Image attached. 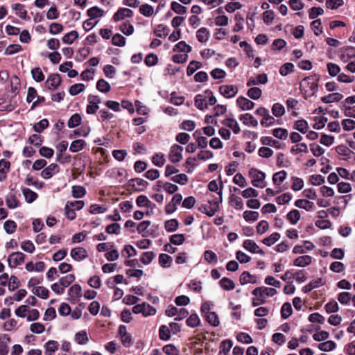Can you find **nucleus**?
<instances>
[{
	"label": "nucleus",
	"instance_id": "obj_1",
	"mask_svg": "<svg viewBox=\"0 0 355 355\" xmlns=\"http://www.w3.org/2000/svg\"><path fill=\"white\" fill-rule=\"evenodd\" d=\"M277 293L275 288L265 286L257 287L252 291V294L254 296L252 300L253 306H257L266 302L267 297H272Z\"/></svg>",
	"mask_w": 355,
	"mask_h": 355
},
{
	"label": "nucleus",
	"instance_id": "obj_2",
	"mask_svg": "<svg viewBox=\"0 0 355 355\" xmlns=\"http://www.w3.org/2000/svg\"><path fill=\"white\" fill-rule=\"evenodd\" d=\"M248 175L251 179V184L260 189H263L266 186L265 181L266 175L264 172L257 169V168H251L248 171Z\"/></svg>",
	"mask_w": 355,
	"mask_h": 355
},
{
	"label": "nucleus",
	"instance_id": "obj_3",
	"mask_svg": "<svg viewBox=\"0 0 355 355\" xmlns=\"http://www.w3.org/2000/svg\"><path fill=\"white\" fill-rule=\"evenodd\" d=\"M318 78L308 76L302 80L300 83V89L307 96H312L318 88Z\"/></svg>",
	"mask_w": 355,
	"mask_h": 355
},
{
	"label": "nucleus",
	"instance_id": "obj_4",
	"mask_svg": "<svg viewBox=\"0 0 355 355\" xmlns=\"http://www.w3.org/2000/svg\"><path fill=\"white\" fill-rule=\"evenodd\" d=\"M256 114L262 116L261 120V125L264 127H269L275 123V118L270 114L268 109L260 107L256 110Z\"/></svg>",
	"mask_w": 355,
	"mask_h": 355
},
{
	"label": "nucleus",
	"instance_id": "obj_5",
	"mask_svg": "<svg viewBox=\"0 0 355 355\" xmlns=\"http://www.w3.org/2000/svg\"><path fill=\"white\" fill-rule=\"evenodd\" d=\"M132 311L135 314L141 313L145 317L154 315L156 313V309L146 302L135 305L132 308Z\"/></svg>",
	"mask_w": 355,
	"mask_h": 355
},
{
	"label": "nucleus",
	"instance_id": "obj_6",
	"mask_svg": "<svg viewBox=\"0 0 355 355\" xmlns=\"http://www.w3.org/2000/svg\"><path fill=\"white\" fill-rule=\"evenodd\" d=\"M25 254L20 252H12L8 258V265L10 268H16L24 261Z\"/></svg>",
	"mask_w": 355,
	"mask_h": 355
},
{
	"label": "nucleus",
	"instance_id": "obj_7",
	"mask_svg": "<svg viewBox=\"0 0 355 355\" xmlns=\"http://www.w3.org/2000/svg\"><path fill=\"white\" fill-rule=\"evenodd\" d=\"M238 91L237 86L234 85H223L219 87L220 94L227 98L235 96Z\"/></svg>",
	"mask_w": 355,
	"mask_h": 355
},
{
	"label": "nucleus",
	"instance_id": "obj_8",
	"mask_svg": "<svg viewBox=\"0 0 355 355\" xmlns=\"http://www.w3.org/2000/svg\"><path fill=\"white\" fill-rule=\"evenodd\" d=\"M182 151L183 147L178 144L172 146L168 155L170 161L173 163L179 162L182 159Z\"/></svg>",
	"mask_w": 355,
	"mask_h": 355
},
{
	"label": "nucleus",
	"instance_id": "obj_9",
	"mask_svg": "<svg viewBox=\"0 0 355 355\" xmlns=\"http://www.w3.org/2000/svg\"><path fill=\"white\" fill-rule=\"evenodd\" d=\"M60 171V167L57 164H51L41 172V177L44 179H49Z\"/></svg>",
	"mask_w": 355,
	"mask_h": 355
},
{
	"label": "nucleus",
	"instance_id": "obj_10",
	"mask_svg": "<svg viewBox=\"0 0 355 355\" xmlns=\"http://www.w3.org/2000/svg\"><path fill=\"white\" fill-rule=\"evenodd\" d=\"M61 83V78L59 74L55 73L49 76L46 85L50 90H55Z\"/></svg>",
	"mask_w": 355,
	"mask_h": 355
},
{
	"label": "nucleus",
	"instance_id": "obj_11",
	"mask_svg": "<svg viewBox=\"0 0 355 355\" xmlns=\"http://www.w3.org/2000/svg\"><path fill=\"white\" fill-rule=\"evenodd\" d=\"M243 247L252 253H257L261 255L264 254V252L260 249L259 246L253 240H245L243 242Z\"/></svg>",
	"mask_w": 355,
	"mask_h": 355
},
{
	"label": "nucleus",
	"instance_id": "obj_12",
	"mask_svg": "<svg viewBox=\"0 0 355 355\" xmlns=\"http://www.w3.org/2000/svg\"><path fill=\"white\" fill-rule=\"evenodd\" d=\"M133 15V12L132 10L127 8H121L114 15L113 19L115 21H119L124 19L125 18L132 17Z\"/></svg>",
	"mask_w": 355,
	"mask_h": 355
},
{
	"label": "nucleus",
	"instance_id": "obj_13",
	"mask_svg": "<svg viewBox=\"0 0 355 355\" xmlns=\"http://www.w3.org/2000/svg\"><path fill=\"white\" fill-rule=\"evenodd\" d=\"M88 256L87 250L83 248H75L71 250V257L76 261H81Z\"/></svg>",
	"mask_w": 355,
	"mask_h": 355
},
{
	"label": "nucleus",
	"instance_id": "obj_14",
	"mask_svg": "<svg viewBox=\"0 0 355 355\" xmlns=\"http://www.w3.org/2000/svg\"><path fill=\"white\" fill-rule=\"evenodd\" d=\"M222 123L225 126L231 129L234 134H239L241 131V128L237 121L234 118H226L223 121Z\"/></svg>",
	"mask_w": 355,
	"mask_h": 355
},
{
	"label": "nucleus",
	"instance_id": "obj_15",
	"mask_svg": "<svg viewBox=\"0 0 355 355\" xmlns=\"http://www.w3.org/2000/svg\"><path fill=\"white\" fill-rule=\"evenodd\" d=\"M236 103L242 110H250L254 106V103L243 96H239Z\"/></svg>",
	"mask_w": 355,
	"mask_h": 355
},
{
	"label": "nucleus",
	"instance_id": "obj_16",
	"mask_svg": "<svg viewBox=\"0 0 355 355\" xmlns=\"http://www.w3.org/2000/svg\"><path fill=\"white\" fill-rule=\"evenodd\" d=\"M239 120L245 125H252L253 127L258 125L257 120L252 114L248 113L240 115Z\"/></svg>",
	"mask_w": 355,
	"mask_h": 355
},
{
	"label": "nucleus",
	"instance_id": "obj_17",
	"mask_svg": "<svg viewBox=\"0 0 355 355\" xmlns=\"http://www.w3.org/2000/svg\"><path fill=\"white\" fill-rule=\"evenodd\" d=\"M148 182L141 178H135L130 180V185L136 191H144L148 186Z\"/></svg>",
	"mask_w": 355,
	"mask_h": 355
},
{
	"label": "nucleus",
	"instance_id": "obj_18",
	"mask_svg": "<svg viewBox=\"0 0 355 355\" xmlns=\"http://www.w3.org/2000/svg\"><path fill=\"white\" fill-rule=\"evenodd\" d=\"M315 245L309 242L305 241L304 245H295L293 249V252L294 254H304L306 251H311L313 250Z\"/></svg>",
	"mask_w": 355,
	"mask_h": 355
},
{
	"label": "nucleus",
	"instance_id": "obj_19",
	"mask_svg": "<svg viewBox=\"0 0 355 355\" xmlns=\"http://www.w3.org/2000/svg\"><path fill=\"white\" fill-rule=\"evenodd\" d=\"M353 58H355V48L353 47H347L345 49L340 55V59L343 62H347Z\"/></svg>",
	"mask_w": 355,
	"mask_h": 355
},
{
	"label": "nucleus",
	"instance_id": "obj_20",
	"mask_svg": "<svg viewBox=\"0 0 355 355\" xmlns=\"http://www.w3.org/2000/svg\"><path fill=\"white\" fill-rule=\"evenodd\" d=\"M312 261V258L309 255H304L296 258L293 264L297 267H305L309 266Z\"/></svg>",
	"mask_w": 355,
	"mask_h": 355
},
{
	"label": "nucleus",
	"instance_id": "obj_21",
	"mask_svg": "<svg viewBox=\"0 0 355 355\" xmlns=\"http://www.w3.org/2000/svg\"><path fill=\"white\" fill-rule=\"evenodd\" d=\"M45 355H53L58 349L59 343L55 340H49L45 345Z\"/></svg>",
	"mask_w": 355,
	"mask_h": 355
},
{
	"label": "nucleus",
	"instance_id": "obj_22",
	"mask_svg": "<svg viewBox=\"0 0 355 355\" xmlns=\"http://www.w3.org/2000/svg\"><path fill=\"white\" fill-rule=\"evenodd\" d=\"M240 282L241 284H256L257 278L249 272L245 271L240 277Z\"/></svg>",
	"mask_w": 355,
	"mask_h": 355
},
{
	"label": "nucleus",
	"instance_id": "obj_23",
	"mask_svg": "<svg viewBox=\"0 0 355 355\" xmlns=\"http://www.w3.org/2000/svg\"><path fill=\"white\" fill-rule=\"evenodd\" d=\"M207 96L205 94H198L195 97V105L196 107L200 110H203L207 108V104L206 103Z\"/></svg>",
	"mask_w": 355,
	"mask_h": 355
},
{
	"label": "nucleus",
	"instance_id": "obj_24",
	"mask_svg": "<svg viewBox=\"0 0 355 355\" xmlns=\"http://www.w3.org/2000/svg\"><path fill=\"white\" fill-rule=\"evenodd\" d=\"M343 98V96L340 93H332L322 97L321 100L324 103H331L334 102H338Z\"/></svg>",
	"mask_w": 355,
	"mask_h": 355
},
{
	"label": "nucleus",
	"instance_id": "obj_25",
	"mask_svg": "<svg viewBox=\"0 0 355 355\" xmlns=\"http://www.w3.org/2000/svg\"><path fill=\"white\" fill-rule=\"evenodd\" d=\"M6 203L9 209H15L20 205L15 195L12 193H10L6 196Z\"/></svg>",
	"mask_w": 355,
	"mask_h": 355
},
{
	"label": "nucleus",
	"instance_id": "obj_26",
	"mask_svg": "<svg viewBox=\"0 0 355 355\" xmlns=\"http://www.w3.org/2000/svg\"><path fill=\"white\" fill-rule=\"evenodd\" d=\"M295 205L298 208L309 211L313 209L314 203L313 202L309 201L308 200L299 199L295 202Z\"/></svg>",
	"mask_w": 355,
	"mask_h": 355
},
{
	"label": "nucleus",
	"instance_id": "obj_27",
	"mask_svg": "<svg viewBox=\"0 0 355 355\" xmlns=\"http://www.w3.org/2000/svg\"><path fill=\"white\" fill-rule=\"evenodd\" d=\"M137 205L139 207H155V205L152 204L149 199L144 195H140L136 200Z\"/></svg>",
	"mask_w": 355,
	"mask_h": 355
},
{
	"label": "nucleus",
	"instance_id": "obj_28",
	"mask_svg": "<svg viewBox=\"0 0 355 355\" xmlns=\"http://www.w3.org/2000/svg\"><path fill=\"white\" fill-rule=\"evenodd\" d=\"M207 322L213 327H218L220 324L218 315L216 312H211L204 316Z\"/></svg>",
	"mask_w": 355,
	"mask_h": 355
},
{
	"label": "nucleus",
	"instance_id": "obj_29",
	"mask_svg": "<svg viewBox=\"0 0 355 355\" xmlns=\"http://www.w3.org/2000/svg\"><path fill=\"white\" fill-rule=\"evenodd\" d=\"M23 195L28 203H31L36 200L37 194L29 188H24L22 189Z\"/></svg>",
	"mask_w": 355,
	"mask_h": 355
},
{
	"label": "nucleus",
	"instance_id": "obj_30",
	"mask_svg": "<svg viewBox=\"0 0 355 355\" xmlns=\"http://www.w3.org/2000/svg\"><path fill=\"white\" fill-rule=\"evenodd\" d=\"M219 284L225 291H232L235 288L234 282L227 277L222 278L219 282Z\"/></svg>",
	"mask_w": 355,
	"mask_h": 355
},
{
	"label": "nucleus",
	"instance_id": "obj_31",
	"mask_svg": "<svg viewBox=\"0 0 355 355\" xmlns=\"http://www.w3.org/2000/svg\"><path fill=\"white\" fill-rule=\"evenodd\" d=\"M79 37V34L76 31H72L62 37V42L64 44H71Z\"/></svg>",
	"mask_w": 355,
	"mask_h": 355
},
{
	"label": "nucleus",
	"instance_id": "obj_32",
	"mask_svg": "<svg viewBox=\"0 0 355 355\" xmlns=\"http://www.w3.org/2000/svg\"><path fill=\"white\" fill-rule=\"evenodd\" d=\"M293 128L302 134H305L308 132L309 125L305 120H297L295 122Z\"/></svg>",
	"mask_w": 355,
	"mask_h": 355
},
{
	"label": "nucleus",
	"instance_id": "obj_33",
	"mask_svg": "<svg viewBox=\"0 0 355 355\" xmlns=\"http://www.w3.org/2000/svg\"><path fill=\"white\" fill-rule=\"evenodd\" d=\"M196 37L200 42H206L209 40V33L206 28H200L196 33Z\"/></svg>",
	"mask_w": 355,
	"mask_h": 355
},
{
	"label": "nucleus",
	"instance_id": "obj_34",
	"mask_svg": "<svg viewBox=\"0 0 355 355\" xmlns=\"http://www.w3.org/2000/svg\"><path fill=\"white\" fill-rule=\"evenodd\" d=\"M69 295L73 299H77L82 295V288L79 284L71 286L68 291Z\"/></svg>",
	"mask_w": 355,
	"mask_h": 355
},
{
	"label": "nucleus",
	"instance_id": "obj_35",
	"mask_svg": "<svg viewBox=\"0 0 355 355\" xmlns=\"http://www.w3.org/2000/svg\"><path fill=\"white\" fill-rule=\"evenodd\" d=\"M287 173L285 171H280L274 173L272 182L275 185H280L286 178Z\"/></svg>",
	"mask_w": 355,
	"mask_h": 355
},
{
	"label": "nucleus",
	"instance_id": "obj_36",
	"mask_svg": "<svg viewBox=\"0 0 355 355\" xmlns=\"http://www.w3.org/2000/svg\"><path fill=\"white\" fill-rule=\"evenodd\" d=\"M301 217L300 213L297 209H293L286 215L287 219L292 225H295L300 220Z\"/></svg>",
	"mask_w": 355,
	"mask_h": 355
},
{
	"label": "nucleus",
	"instance_id": "obj_37",
	"mask_svg": "<svg viewBox=\"0 0 355 355\" xmlns=\"http://www.w3.org/2000/svg\"><path fill=\"white\" fill-rule=\"evenodd\" d=\"M291 153L297 155L300 153H308V146L305 143H298L291 148Z\"/></svg>",
	"mask_w": 355,
	"mask_h": 355
},
{
	"label": "nucleus",
	"instance_id": "obj_38",
	"mask_svg": "<svg viewBox=\"0 0 355 355\" xmlns=\"http://www.w3.org/2000/svg\"><path fill=\"white\" fill-rule=\"evenodd\" d=\"M74 339L79 345H85L89 341V338L85 331H80L76 333Z\"/></svg>",
	"mask_w": 355,
	"mask_h": 355
},
{
	"label": "nucleus",
	"instance_id": "obj_39",
	"mask_svg": "<svg viewBox=\"0 0 355 355\" xmlns=\"http://www.w3.org/2000/svg\"><path fill=\"white\" fill-rule=\"evenodd\" d=\"M33 293L42 299H47L49 294V290L44 286L35 287L33 289Z\"/></svg>",
	"mask_w": 355,
	"mask_h": 355
},
{
	"label": "nucleus",
	"instance_id": "obj_40",
	"mask_svg": "<svg viewBox=\"0 0 355 355\" xmlns=\"http://www.w3.org/2000/svg\"><path fill=\"white\" fill-rule=\"evenodd\" d=\"M12 8L17 11V15L23 19H28L27 11L24 9V6L21 3H15Z\"/></svg>",
	"mask_w": 355,
	"mask_h": 355
},
{
	"label": "nucleus",
	"instance_id": "obj_41",
	"mask_svg": "<svg viewBox=\"0 0 355 355\" xmlns=\"http://www.w3.org/2000/svg\"><path fill=\"white\" fill-rule=\"evenodd\" d=\"M200 209L202 213L206 214L207 216H213L218 209V203L215 202L214 207H211V205H205L202 206Z\"/></svg>",
	"mask_w": 355,
	"mask_h": 355
},
{
	"label": "nucleus",
	"instance_id": "obj_42",
	"mask_svg": "<svg viewBox=\"0 0 355 355\" xmlns=\"http://www.w3.org/2000/svg\"><path fill=\"white\" fill-rule=\"evenodd\" d=\"M96 89L103 93H107L110 91L111 87L107 81L104 79H100L96 83Z\"/></svg>",
	"mask_w": 355,
	"mask_h": 355
},
{
	"label": "nucleus",
	"instance_id": "obj_43",
	"mask_svg": "<svg viewBox=\"0 0 355 355\" xmlns=\"http://www.w3.org/2000/svg\"><path fill=\"white\" fill-rule=\"evenodd\" d=\"M159 336L162 340H168L171 338V330L166 325H162L159 329Z\"/></svg>",
	"mask_w": 355,
	"mask_h": 355
},
{
	"label": "nucleus",
	"instance_id": "obj_44",
	"mask_svg": "<svg viewBox=\"0 0 355 355\" xmlns=\"http://www.w3.org/2000/svg\"><path fill=\"white\" fill-rule=\"evenodd\" d=\"M233 343L230 340H223L220 345L219 354L227 355L230 352Z\"/></svg>",
	"mask_w": 355,
	"mask_h": 355
},
{
	"label": "nucleus",
	"instance_id": "obj_45",
	"mask_svg": "<svg viewBox=\"0 0 355 355\" xmlns=\"http://www.w3.org/2000/svg\"><path fill=\"white\" fill-rule=\"evenodd\" d=\"M336 347V344L333 340H328L319 344L318 348L320 350L323 352H331L334 350Z\"/></svg>",
	"mask_w": 355,
	"mask_h": 355
},
{
	"label": "nucleus",
	"instance_id": "obj_46",
	"mask_svg": "<svg viewBox=\"0 0 355 355\" xmlns=\"http://www.w3.org/2000/svg\"><path fill=\"white\" fill-rule=\"evenodd\" d=\"M201 133L199 130H196L193 137L196 138L198 147L205 148L207 146V139L205 137L200 136Z\"/></svg>",
	"mask_w": 355,
	"mask_h": 355
},
{
	"label": "nucleus",
	"instance_id": "obj_47",
	"mask_svg": "<svg viewBox=\"0 0 355 355\" xmlns=\"http://www.w3.org/2000/svg\"><path fill=\"white\" fill-rule=\"evenodd\" d=\"M187 324L191 328L196 327L200 324V319L196 313H192L186 321Z\"/></svg>",
	"mask_w": 355,
	"mask_h": 355
},
{
	"label": "nucleus",
	"instance_id": "obj_48",
	"mask_svg": "<svg viewBox=\"0 0 355 355\" xmlns=\"http://www.w3.org/2000/svg\"><path fill=\"white\" fill-rule=\"evenodd\" d=\"M85 142L83 139H78L72 141L69 150L71 152L76 153L80 151L85 146Z\"/></svg>",
	"mask_w": 355,
	"mask_h": 355
},
{
	"label": "nucleus",
	"instance_id": "obj_49",
	"mask_svg": "<svg viewBox=\"0 0 355 355\" xmlns=\"http://www.w3.org/2000/svg\"><path fill=\"white\" fill-rule=\"evenodd\" d=\"M293 312L291 304L289 302H285L281 309V316L284 319L289 318Z\"/></svg>",
	"mask_w": 355,
	"mask_h": 355
},
{
	"label": "nucleus",
	"instance_id": "obj_50",
	"mask_svg": "<svg viewBox=\"0 0 355 355\" xmlns=\"http://www.w3.org/2000/svg\"><path fill=\"white\" fill-rule=\"evenodd\" d=\"M272 135L275 137H276L277 139H279L282 140H285L288 137V132L286 129L282 128H275L272 130Z\"/></svg>",
	"mask_w": 355,
	"mask_h": 355
},
{
	"label": "nucleus",
	"instance_id": "obj_51",
	"mask_svg": "<svg viewBox=\"0 0 355 355\" xmlns=\"http://www.w3.org/2000/svg\"><path fill=\"white\" fill-rule=\"evenodd\" d=\"M230 203L236 209H243V202L240 197L232 195L230 198Z\"/></svg>",
	"mask_w": 355,
	"mask_h": 355
},
{
	"label": "nucleus",
	"instance_id": "obj_52",
	"mask_svg": "<svg viewBox=\"0 0 355 355\" xmlns=\"http://www.w3.org/2000/svg\"><path fill=\"white\" fill-rule=\"evenodd\" d=\"M139 12L147 17H151L154 13V8L149 4H143L139 7Z\"/></svg>",
	"mask_w": 355,
	"mask_h": 355
},
{
	"label": "nucleus",
	"instance_id": "obj_53",
	"mask_svg": "<svg viewBox=\"0 0 355 355\" xmlns=\"http://www.w3.org/2000/svg\"><path fill=\"white\" fill-rule=\"evenodd\" d=\"M280 239V234L277 232H274L269 236L263 239L262 242L268 246H271Z\"/></svg>",
	"mask_w": 355,
	"mask_h": 355
},
{
	"label": "nucleus",
	"instance_id": "obj_54",
	"mask_svg": "<svg viewBox=\"0 0 355 355\" xmlns=\"http://www.w3.org/2000/svg\"><path fill=\"white\" fill-rule=\"evenodd\" d=\"M247 94L250 98L257 100L261 98L262 91L259 87H253L248 90Z\"/></svg>",
	"mask_w": 355,
	"mask_h": 355
},
{
	"label": "nucleus",
	"instance_id": "obj_55",
	"mask_svg": "<svg viewBox=\"0 0 355 355\" xmlns=\"http://www.w3.org/2000/svg\"><path fill=\"white\" fill-rule=\"evenodd\" d=\"M179 223L176 219L168 220L165 222L164 227L167 232H173L177 230Z\"/></svg>",
	"mask_w": 355,
	"mask_h": 355
},
{
	"label": "nucleus",
	"instance_id": "obj_56",
	"mask_svg": "<svg viewBox=\"0 0 355 355\" xmlns=\"http://www.w3.org/2000/svg\"><path fill=\"white\" fill-rule=\"evenodd\" d=\"M202 66V64L196 60H193L189 62L187 69V76H191L198 69H200Z\"/></svg>",
	"mask_w": 355,
	"mask_h": 355
},
{
	"label": "nucleus",
	"instance_id": "obj_57",
	"mask_svg": "<svg viewBox=\"0 0 355 355\" xmlns=\"http://www.w3.org/2000/svg\"><path fill=\"white\" fill-rule=\"evenodd\" d=\"M191 46L187 44L184 41L178 42L173 48L174 51H180L185 53L191 52Z\"/></svg>",
	"mask_w": 355,
	"mask_h": 355
},
{
	"label": "nucleus",
	"instance_id": "obj_58",
	"mask_svg": "<svg viewBox=\"0 0 355 355\" xmlns=\"http://www.w3.org/2000/svg\"><path fill=\"white\" fill-rule=\"evenodd\" d=\"M272 112L275 116L280 117L285 114V108L282 104L276 103L272 106Z\"/></svg>",
	"mask_w": 355,
	"mask_h": 355
},
{
	"label": "nucleus",
	"instance_id": "obj_59",
	"mask_svg": "<svg viewBox=\"0 0 355 355\" xmlns=\"http://www.w3.org/2000/svg\"><path fill=\"white\" fill-rule=\"evenodd\" d=\"M171 8L175 13L179 15H182L187 12V7L181 5L177 1H172L171 3Z\"/></svg>",
	"mask_w": 355,
	"mask_h": 355
},
{
	"label": "nucleus",
	"instance_id": "obj_60",
	"mask_svg": "<svg viewBox=\"0 0 355 355\" xmlns=\"http://www.w3.org/2000/svg\"><path fill=\"white\" fill-rule=\"evenodd\" d=\"M87 15L91 19H96L103 16V10L97 6H94L87 10Z\"/></svg>",
	"mask_w": 355,
	"mask_h": 355
},
{
	"label": "nucleus",
	"instance_id": "obj_61",
	"mask_svg": "<svg viewBox=\"0 0 355 355\" xmlns=\"http://www.w3.org/2000/svg\"><path fill=\"white\" fill-rule=\"evenodd\" d=\"M172 261V257L166 254H161L159 257V263L164 268L171 266Z\"/></svg>",
	"mask_w": 355,
	"mask_h": 355
},
{
	"label": "nucleus",
	"instance_id": "obj_62",
	"mask_svg": "<svg viewBox=\"0 0 355 355\" xmlns=\"http://www.w3.org/2000/svg\"><path fill=\"white\" fill-rule=\"evenodd\" d=\"M154 33L159 37H166L168 34V29L166 26L159 24L155 27Z\"/></svg>",
	"mask_w": 355,
	"mask_h": 355
},
{
	"label": "nucleus",
	"instance_id": "obj_63",
	"mask_svg": "<svg viewBox=\"0 0 355 355\" xmlns=\"http://www.w3.org/2000/svg\"><path fill=\"white\" fill-rule=\"evenodd\" d=\"M125 41V38L119 33L115 34L112 38V44L116 46H124Z\"/></svg>",
	"mask_w": 355,
	"mask_h": 355
},
{
	"label": "nucleus",
	"instance_id": "obj_64",
	"mask_svg": "<svg viewBox=\"0 0 355 355\" xmlns=\"http://www.w3.org/2000/svg\"><path fill=\"white\" fill-rule=\"evenodd\" d=\"M75 280V276L72 274L67 275L59 280L60 284L64 288L68 287Z\"/></svg>",
	"mask_w": 355,
	"mask_h": 355
}]
</instances>
